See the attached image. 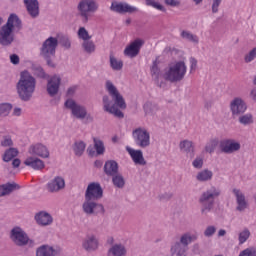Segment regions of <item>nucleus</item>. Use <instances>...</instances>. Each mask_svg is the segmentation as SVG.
<instances>
[{
    "mask_svg": "<svg viewBox=\"0 0 256 256\" xmlns=\"http://www.w3.org/2000/svg\"><path fill=\"white\" fill-rule=\"evenodd\" d=\"M82 247L85 251H88V253L97 251V249H99V240L97 239V236L88 235L82 242Z\"/></svg>",
    "mask_w": 256,
    "mask_h": 256,
    "instance_id": "obj_21",
    "label": "nucleus"
},
{
    "mask_svg": "<svg viewBox=\"0 0 256 256\" xmlns=\"http://www.w3.org/2000/svg\"><path fill=\"white\" fill-rule=\"evenodd\" d=\"M37 89V79L29 71L20 73V78L16 83V93L21 101H31Z\"/></svg>",
    "mask_w": 256,
    "mask_h": 256,
    "instance_id": "obj_2",
    "label": "nucleus"
},
{
    "mask_svg": "<svg viewBox=\"0 0 256 256\" xmlns=\"http://www.w3.org/2000/svg\"><path fill=\"white\" fill-rule=\"evenodd\" d=\"M197 69V59L190 58V71H195Z\"/></svg>",
    "mask_w": 256,
    "mask_h": 256,
    "instance_id": "obj_62",
    "label": "nucleus"
},
{
    "mask_svg": "<svg viewBox=\"0 0 256 256\" xmlns=\"http://www.w3.org/2000/svg\"><path fill=\"white\" fill-rule=\"evenodd\" d=\"M239 256H256V251L253 248H246L240 252Z\"/></svg>",
    "mask_w": 256,
    "mask_h": 256,
    "instance_id": "obj_55",
    "label": "nucleus"
},
{
    "mask_svg": "<svg viewBox=\"0 0 256 256\" xmlns=\"http://www.w3.org/2000/svg\"><path fill=\"white\" fill-rule=\"evenodd\" d=\"M213 179V171L209 169H203L196 174V180L199 183H207Z\"/></svg>",
    "mask_w": 256,
    "mask_h": 256,
    "instance_id": "obj_32",
    "label": "nucleus"
},
{
    "mask_svg": "<svg viewBox=\"0 0 256 256\" xmlns=\"http://www.w3.org/2000/svg\"><path fill=\"white\" fill-rule=\"evenodd\" d=\"M36 256H53V248L49 246H42L38 248Z\"/></svg>",
    "mask_w": 256,
    "mask_h": 256,
    "instance_id": "obj_46",
    "label": "nucleus"
},
{
    "mask_svg": "<svg viewBox=\"0 0 256 256\" xmlns=\"http://www.w3.org/2000/svg\"><path fill=\"white\" fill-rule=\"evenodd\" d=\"M126 151L129 153L135 165H147V161L145 160V157H143V151L135 150L131 147H126Z\"/></svg>",
    "mask_w": 256,
    "mask_h": 256,
    "instance_id": "obj_24",
    "label": "nucleus"
},
{
    "mask_svg": "<svg viewBox=\"0 0 256 256\" xmlns=\"http://www.w3.org/2000/svg\"><path fill=\"white\" fill-rule=\"evenodd\" d=\"M230 111L233 119H237L247 111V103L242 98L236 97L230 102Z\"/></svg>",
    "mask_w": 256,
    "mask_h": 256,
    "instance_id": "obj_13",
    "label": "nucleus"
},
{
    "mask_svg": "<svg viewBox=\"0 0 256 256\" xmlns=\"http://www.w3.org/2000/svg\"><path fill=\"white\" fill-rule=\"evenodd\" d=\"M256 57V47L253 48L246 56H245V63H251Z\"/></svg>",
    "mask_w": 256,
    "mask_h": 256,
    "instance_id": "obj_53",
    "label": "nucleus"
},
{
    "mask_svg": "<svg viewBox=\"0 0 256 256\" xmlns=\"http://www.w3.org/2000/svg\"><path fill=\"white\" fill-rule=\"evenodd\" d=\"M105 89L110 97L108 95L102 97L103 110L106 113H110V115H114V117H117L118 119H123L125 114H123L120 109H127L125 98L119 93V90H117V87L114 86L111 80L106 81Z\"/></svg>",
    "mask_w": 256,
    "mask_h": 256,
    "instance_id": "obj_1",
    "label": "nucleus"
},
{
    "mask_svg": "<svg viewBox=\"0 0 256 256\" xmlns=\"http://www.w3.org/2000/svg\"><path fill=\"white\" fill-rule=\"evenodd\" d=\"M16 183H8L0 186V197H5V195H9L12 191L17 189Z\"/></svg>",
    "mask_w": 256,
    "mask_h": 256,
    "instance_id": "obj_39",
    "label": "nucleus"
},
{
    "mask_svg": "<svg viewBox=\"0 0 256 256\" xmlns=\"http://www.w3.org/2000/svg\"><path fill=\"white\" fill-rule=\"evenodd\" d=\"M24 165H26V167L34 169V171H42V169H45V162L41 160V158L33 155L28 156L24 160Z\"/></svg>",
    "mask_w": 256,
    "mask_h": 256,
    "instance_id": "obj_20",
    "label": "nucleus"
},
{
    "mask_svg": "<svg viewBox=\"0 0 256 256\" xmlns=\"http://www.w3.org/2000/svg\"><path fill=\"white\" fill-rule=\"evenodd\" d=\"M250 237H251V231H249L247 228H244L242 231L238 233L239 245H243L244 243H247Z\"/></svg>",
    "mask_w": 256,
    "mask_h": 256,
    "instance_id": "obj_42",
    "label": "nucleus"
},
{
    "mask_svg": "<svg viewBox=\"0 0 256 256\" xmlns=\"http://www.w3.org/2000/svg\"><path fill=\"white\" fill-rule=\"evenodd\" d=\"M179 149L182 153H186L190 159L195 157V145H193V141L188 139L180 141Z\"/></svg>",
    "mask_w": 256,
    "mask_h": 256,
    "instance_id": "obj_25",
    "label": "nucleus"
},
{
    "mask_svg": "<svg viewBox=\"0 0 256 256\" xmlns=\"http://www.w3.org/2000/svg\"><path fill=\"white\" fill-rule=\"evenodd\" d=\"M35 221L38 225H41L42 227H47L51 225V223H53V217L48 212L41 211L35 215Z\"/></svg>",
    "mask_w": 256,
    "mask_h": 256,
    "instance_id": "obj_26",
    "label": "nucleus"
},
{
    "mask_svg": "<svg viewBox=\"0 0 256 256\" xmlns=\"http://www.w3.org/2000/svg\"><path fill=\"white\" fill-rule=\"evenodd\" d=\"M192 167H194V169H203V158L196 157L192 162Z\"/></svg>",
    "mask_w": 256,
    "mask_h": 256,
    "instance_id": "obj_52",
    "label": "nucleus"
},
{
    "mask_svg": "<svg viewBox=\"0 0 256 256\" xmlns=\"http://www.w3.org/2000/svg\"><path fill=\"white\" fill-rule=\"evenodd\" d=\"M84 199H92L95 201L103 199V188L101 187V184L98 182H91L88 184L84 194Z\"/></svg>",
    "mask_w": 256,
    "mask_h": 256,
    "instance_id": "obj_11",
    "label": "nucleus"
},
{
    "mask_svg": "<svg viewBox=\"0 0 256 256\" xmlns=\"http://www.w3.org/2000/svg\"><path fill=\"white\" fill-rule=\"evenodd\" d=\"M197 239H199V235L186 232L181 235L180 241L178 243H181L186 249H188L189 245H191V243H195Z\"/></svg>",
    "mask_w": 256,
    "mask_h": 256,
    "instance_id": "obj_29",
    "label": "nucleus"
},
{
    "mask_svg": "<svg viewBox=\"0 0 256 256\" xmlns=\"http://www.w3.org/2000/svg\"><path fill=\"white\" fill-rule=\"evenodd\" d=\"M57 45H59V40H57V38L55 37H49L43 42L40 48L41 57H43L47 61V64L50 67L54 66L53 62H51V58L55 57Z\"/></svg>",
    "mask_w": 256,
    "mask_h": 256,
    "instance_id": "obj_6",
    "label": "nucleus"
},
{
    "mask_svg": "<svg viewBox=\"0 0 256 256\" xmlns=\"http://www.w3.org/2000/svg\"><path fill=\"white\" fill-rule=\"evenodd\" d=\"M163 1L170 7H179L181 5V2H179V0H163Z\"/></svg>",
    "mask_w": 256,
    "mask_h": 256,
    "instance_id": "obj_59",
    "label": "nucleus"
},
{
    "mask_svg": "<svg viewBox=\"0 0 256 256\" xmlns=\"http://www.w3.org/2000/svg\"><path fill=\"white\" fill-rule=\"evenodd\" d=\"M86 148H87V143L83 142V140L76 141L73 146V151L76 157L83 156Z\"/></svg>",
    "mask_w": 256,
    "mask_h": 256,
    "instance_id": "obj_35",
    "label": "nucleus"
},
{
    "mask_svg": "<svg viewBox=\"0 0 256 256\" xmlns=\"http://www.w3.org/2000/svg\"><path fill=\"white\" fill-rule=\"evenodd\" d=\"M215 233H217V227L213 225L206 227V229L204 230V236L208 238L214 236Z\"/></svg>",
    "mask_w": 256,
    "mask_h": 256,
    "instance_id": "obj_50",
    "label": "nucleus"
},
{
    "mask_svg": "<svg viewBox=\"0 0 256 256\" xmlns=\"http://www.w3.org/2000/svg\"><path fill=\"white\" fill-rule=\"evenodd\" d=\"M77 89H79V86H77V85L70 86L66 91V96L73 97V95H75V93H77Z\"/></svg>",
    "mask_w": 256,
    "mask_h": 256,
    "instance_id": "obj_56",
    "label": "nucleus"
},
{
    "mask_svg": "<svg viewBox=\"0 0 256 256\" xmlns=\"http://www.w3.org/2000/svg\"><path fill=\"white\" fill-rule=\"evenodd\" d=\"M78 39H81L83 42L91 40L93 36L89 35V31L85 27H80L77 31Z\"/></svg>",
    "mask_w": 256,
    "mask_h": 256,
    "instance_id": "obj_45",
    "label": "nucleus"
},
{
    "mask_svg": "<svg viewBox=\"0 0 256 256\" xmlns=\"http://www.w3.org/2000/svg\"><path fill=\"white\" fill-rule=\"evenodd\" d=\"M222 0H212V13L219 12V5H221Z\"/></svg>",
    "mask_w": 256,
    "mask_h": 256,
    "instance_id": "obj_57",
    "label": "nucleus"
},
{
    "mask_svg": "<svg viewBox=\"0 0 256 256\" xmlns=\"http://www.w3.org/2000/svg\"><path fill=\"white\" fill-rule=\"evenodd\" d=\"M19 61H20L19 55L17 54L10 55V63H12V65H19Z\"/></svg>",
    "mask_w": 256,
    "mask_h": 256,
    "instance_id": "obj_60",
    "label": "nucleus"
},
{
    "mask_svg": "<svg viewBox=\"0 0 256 256\" xmlns=\"http://www.w3.org/2000/svg\"><path fill=\"white\" fill-rule=\"evenodd\" d=\"M17 155H19V150L17 148H9L4 152L3 161H5V163H9V161L15 159Z\"/></svg>",
    "mask_w": 256,
    "mask_h": 256,
    "instance_id": "obj_40",
    "label": "nucleus"
},
{
    "mask_svg": "<svg viewBox=\"0 0 256 256\" xmlns=\"http://www.w3.org/2000/svg\"><path fill=\"white\" fill-rule=\"evenodd\" d=\"M220 151L226 155H233L241 151V142L233 138H226L220 141Z\"/></svg>",
    "mask_w": 256,
    "mask_h": 256,
    "instance_id": "obj_10",
    "label": "nucleus"
},
{
    "mask_svg": "<svg viewBox=\"0 0 256 256\" xmlns=\"http://www.w3.org/2000/svg\"><path fill=\"white\" fill-rule=\"evenodd\" d=\"M232 192L236 197V203H237L236 211L243 213V211L247 209V200L245 199V194H243V192H241V190L237 188H234Z\"/></svg>",
    "mask_w": 256,
    "mask_h": 256,
    "instance_id": "obj_23",
    "label": "nucleus"
},
{
    "mask_svg": "<svg viewBox=\"0 0 256 256\" xmlns=\"http://www.w3.org/2000/svg\"><path fill=\"white\" fill-rule=\"evenodd\" d=\"M45 189L48 193H59L65 189V178L62 176H55L50 179L46 185Z\"/></svg>",
    "mask_w": 256,
    "mask_h": 256,
    "instance_id": "obj_14",
    "label": "nucleus"
},
{
    "mask_svg": "<svg viewBox=\"0 0 256 256\" xmlns=\"http://www.w3.org/2000/svg\"><path fill=\"white\" fill-rule=\"evenodd\" d=\"M104 173L108 177H113L119 173V164L115 160H108L104 164Z\"/></svg>",
    "mask_w": 256,
    "mask_h": 256,
    "instance_id": "obj_28",
    "label": "nucleus"
},
{
    "mask_svg": "<svg viewBox=\"0 0 256 256\" xmlns=\"http://www.w3.org/2000/svg\"><path fill=\"white\" fill-rule=\"evenodd\" d=\"M1 147H13V139L11 136H4L1 141Z\"/></svg>",
    "mask_w": 256,
    "mask_h": 256,
    "instance_id": "obj_51",
    "label": "nucleus"
},
{
    "mask_svg": "<svg viewBox=\"0 0 256 256\" xmlns=\"http://www.w3.org/2000/svg\"><path fill=\"white\" fill-rule=\"evenodd\" d=\"M250 97L253 99V101H256V88L251 90Z\"/></svg>",
    "mask_w": 256,
    "mask_h": 256,
    "instance_id": "obj_64",
    "label": "nucleus"
},
{
    "mask_svg": "<svg viewBox=\"0 0 256 256\" xmlns=\"http://www.w3.org/2000/svg\"><path fill=\"white\" fill-rule=\"evenodd\" d=\"M10 239L20 247L29 243V236L21 229V227H14L10 232Z\"/></svg>",
    "mask_w": 256,
    "mask_h": 256,
    "instance_id": "obj_16",
    "label": "nucleus"
},
{
    "mask_svg": "<svg viewBox=\"0 0 256 256\" xmlns=\"http://www.w3.org/2000/svg\"><path fill=\"white\" fill-rule=\"evenodd\" d=\"M87 154L89 155V157H95V155H97V151H95V148L90 145L87 148Z\"/></svg>",
    "mask_w": 256,
    "mask_h": 256,
    "instance_id": "obj_61",
    "label": "nucleus"
},
{
    "mask_svg": "<svg viewBox=\"0 0 256 256\" xmlns=\"http://www.w3.org/2000/svg\"><path fill=\"white\" fill-rule=\"evenodd\" d=\"M82 49L84 53H87V55H93L97 49V46L95 45V42L90 39L82 42Z\"/></svg>",
    "mask_w": 256,
    "mask_h": 256,
    "instance_id": "obj_36",
    "label": "nucleus"
},
{
    "mask_svg": "<svg viewBox=\"0 0 256 256\" xmlns=\"http://www.w3.org/2000/svg\"><path fill=\"white\" fill-rule=\"evenodd\" d=\"M112 183L114 187H116L117 189H123V187H125V178L123 177V174L118 172L115 175H113Z\"/></svg>",
    "mask_w": 256,
    "mask_h": 256,
    "instance_id": "obj_38",
    "label": "nucleus"
},
{
    "mask_svg": "<svg viewBox=\"0 0 256 256\" xmlns=\"http://www.w3.org/2000/svg\"><path fill=\"white\" fill-rule=\"evenodd\" d=\"M110 10L114 13H119L123 15V13H136L137 7L129 5L127 2H112L110 6Z\"/></svg>",
    "mask_w": 256,
    "mask_h": 256,
    "instance_id": "obj_17",
    "label": "nucleus"
},
{
    "mask_svg": "<svg viewBox=\"0 0 256 256\" xmlns=\"http://www.w3.org/2000/svg\"><path fill=\"white\" fill-rule=\"evenodd\" d=\"M239 117V123L241 125H251L253 123V115L252 114H245L240 115Z\"/></svg>",
    "mask_w": 256,
    "mask_h": 256,
    "instance_id": "obj_48",
    "label": "nucleus"
},
{
    "mask_svg": "<svg viewBox=\"0 0 256 256\" xmlns=\"http://www.w3.org/2000/svg\"><path fill=\"white\" fill-rule=\"evenodd\" d=\"M127 248L123 244H115L108 250V256H125Z\"/></svg>",
    "mask_w": 256,
    "mask_h": 256,
    "instance_id": "obj_33",
    "label": "nucleus"
},
{
    "mask_svg": "<svg viewBox=\"0 0 256 256\" xmlns=\"http://www.w3.org/2000/svg\"><path fill=\"white\" fill-rule=\"evenodd\" d=\"M172 198H173L172 192H163V193H160L158 196V199L160 201H169V199H172Z\"/></svg>",
    "mask_w": 256,
    "mask_h": 256,
    "instance_id": "obj_54",
    "label": "nucleus"
},
{
    "mask_svg": "<svg viewBox=\"0 0 256 256\" xmlns=\"http://www.w3.org/2000/svg\"><path fill=\"white\" fill-rule=\"evenodd\" d=\"M23 113V110L21 109V108H19V107H15L14 109H13V115L15 116V117H21V114Z\"/></svg>",
    "mask_w": 256,
    "mask_h": 256,
    "instance_id": "obj_63",
    "label": "nucleus"
},
{
    "mask_svg": "<svg viewBox=\"0 0 256 256\" xmlns=\"http://www.w3.org/2000/svg\"><path fill=\"white\" fill-rule=\"evenodd\" d=\"M11 109L13 106L9 103H1L0 104V117H7L9 113H11Z\"/></svg>",
    "mask_w": 256,
    "mask_h": 256,
    "instance_id": "obj_47",
    "label": "nucleus"
},
{
    "mask_svg": "<svg viewBox=\"0 0 256 256\" xmlns=\"http://www.w3.org/2000/svg\"><path fill=\"white\" fill-rule=\"evenodd\" d=\"M151 76L158 85V87H163V82H159V77H161V68H159V60H154L151 66Z\"/></svg>",
    "mask_w": 256,
    "mask_h": 256,
    "instance_id": "obj_30",
    "label": "nucleus"
},
{
    "mask_svg": "<svg viewBox=\"0 0 256 256\" xmlns=\"http://www.w3.org/2000/svg\"><path fill=\"white\" fill-rule=\"evenodd\" d=\"M180 36L184 39V41H188L194 45H199V36L193 34L191 31L183 30L180 33Z\"/></svg>",
    "mask_w": 256,
    "mask_h": 256,
    "instance_id": "obj_34",
    "label": "nucleus"
},
{
    "mask_svg": "<svg viewBox=\"0 0 256 256\" xmlns=\"http://www.w3.org/2000/svg\"><path fill=\"white\" fill-rule=\"evenodd\" d=\"M221 197V188L215 185L208 187L198 198L201 215L207 216L215 207V199Z\"/></svg>",
    "mask_w": 256,
    "mask_h": 256,
    "instance_id": "obj_3",
    "label": "nucleus"
},
{
    "mask_svg": "<svg viewBox=\"0 0 256 256\" xmlns=\"http://www.w3.org/2000/svg\"><path fill=\"white\" fill-rule=\"evenodd\" d=\"M99 11L97 0H80L77 5L78 17L83 23H89V19Z\"/></svg>",
    "mask_w": 256,
    "mask_h": 256,
    "instance_id": "obj_5",
    "label": "nucleus"
},
{
    "mask_svg": "<svg viewBox=\"0 0 256 256\" xmlns=\"http://www.w3.org/2000/svg\"><path fill=\"white\" fill-rule=\"evenodd\" d=\"M4 27L11 29V31L14 33H19L22 28L21 19H19V16H17V14H10L6 24H4Z\"/></svg>",
    "mask_w": 256,
    "mask_h": 256,
    "instance_id": "obj_22",
    "label": "nucleus"
},
{
    "mask_svg": "<svg viewBox=\"0 0 256 256\" xmlns=\"http://www.w3.org/2000/svg\"><path fill=\"white\" fill-rule=\"evenodd\" d=\"M94 149L97 155H103L105 153V144L101 139L93 138Z\"/></svg>",
    "mask_w": 256,
    "mask_h": 256,
    "instance_id": "obj_43",
    "label": "nucleus"
},
{
    "mask_svg": "<svg viewBox=\"0 0 256 256\" xmlns=\"http://www.w3.org/2000/svg\"><path fill=\"white\" fill-rule=\"evenodd\" d=\"M187 249L188 248H186L180 242H175L170 248V253L172 256H186Z\"/></svg>",
    "mask_w": 256,
    "mask_h": 256,
    "instance_id": "obj_31",
    "label": "nucleus"
},
{
    "mask_svg": "<svg viewBox=\"0 0 256 256\" xmlns=\"http://www.w3.org/2000/svg\"><path fill=\"white\" fill-rule=\"evenodd\" d=\"M59 91H61V76L53 75L49 77L46 84V92L49 97L59 96Z\"/></svg>",
    "mask_w": 256,
    "mask_h": 256,
    "instance_id": "obj_12",
    "label": "nucleus"
},
{
    "mask_svg": "<svg viewBox=\"0 0 256 256\" xmlns=\"http://www.w3.org/2000/svg\"><path fill=\"white\" fill-rule=\"evenodd\" d=\"M36 75L40 77L41 79H46L47 78V73H45V70L41 67L36 68Z\"/></svg>",
    "mask_w": 256,
    "mask_h": 256,
    "instance_id": "obj_58",
    "label": "nucleus"
},
{
    "mask_svg": "<svg viewBox=\"0 0 256 256\" xmlns=\"http://www.w3.org/2000/svg\"><path fill=\"white\" fill-rule=\"evenodd\" d=\"M15 32L11 31V28H6V26H2L0 28V45L2 47H9V45L13 44L15 41Z\"/></svg>",
    "mask_w": 256,
    "mask_h": 256,
    "instance_id": "obj_18",
    "label": "nucleus"
},
{
    "mask_svg": "<svg viewBox=\"0 0 256 256\" xmlns=\"http://www.w3.org/2000/svg\"><path fill=\"white\" fill-rule=\"evenodd\" d=\"M146 5L148 7H153L154 9H157L158 11L165 12V7L161 5L159 2H156L155 0H145Z\"/></svg>",
    "mask_w": 256,
    "mask_h": 256,
    "instance_id": "obj_49",
    "label": "nucleus"
},
{
    "mask_svg": "<svg viewBox=\"0 0 256 256\" xmlns=\"http://www.w3.org/2000/svg\"><path fill=\"white\" fill-rule=\"evenodd\" d=\"M132 137L135 145L140 149H147L151 145V133L143 127H138L132 131Z\"/></svg>",
    "mask_w": 256,
    "mask_h": 256,
    "instance_id": "obj_8",
    "label": "nucleus"
},
{
    "mask_svg": "<svg viewBox=\"0 0 256 256\" xmlns=\"http://www.w3.org/2000/svg\"><path fill=\"white\" fill-rule=\"evenodd\" d=\"M99 200H93L90 198H84L82 203V211L85 215H105V206L98 202Z\"/></svg>",
    "mask_w": 256,
    "mask_h": 256,
    "instance_id": "obj_9",
    "label": "nucleus"
},
{
    "mask_svg": "<svg viewBox=\"0 0 256 256\" xmlns=\"http://www.w3.org/2000/svg\"><path fill=\"white\" fill-rule=\"evenodd\" d=\"M217 145H219V139L217 138L210 139L205 145L206 153H213L215 149H217Z\"/></svg>",
    "mask_w": 256,
    "mask_h": 256,
    "instance_id": "obj_44",
    "label": "nucleus"
},
{
    "mask_svg": "<svg viewBox=\"0 0 256 256\" xmlns=\"http://www.w3.org/2000/svg\"><path fill=\"white\" fill-rule=\"evenodd\" d=\"M65 107L71 111V114L73 117H75V119H89L90 121H93V117L87 114V108L77 103V101H75L73 98L67 99L65 101Z\"/></svg>",
    "mask_w": 256,
    "mask_h": 256,
    "instance_id": "obj_7",
    "label": "nucleus"
},
{
    "mask_svg": "<svg viewBox=\"0 0 256 256\" xmlns=\"http://www.w3.org/2000/svg\"><path fill=\"white\" fill-rule=\"evenodd\" d=\"M145 115H156L159 111V105L153 102H146L143 106Z\"/></svg>",
    "mask_w": 256,
    "mask_h": 256,
    "instance_id": "obj_37",
    "label": "nucleus"
},
{
    "mask_svg": "<svg viewBox=\"0 0 256 256\" xmlns=\"http://www.w3.org/2000/svg\"><path fill=\"white\" fill-rule=\"evenodd\" d=\"M110 67L113 71H121L123 69V61L117 59L113 54L110 55Z\"/></svg>",
    "mask_w": 256,
    "mask_h": 256,
    "instance_id": "obj_41",
    "label": "nucleus"
},
{
    "mask_svg": "<svg viewBox=\"0 0 256 256\" xmlns=\"http://www.w3.org/2000/svg\"><path fill=\"white\" fill-rule=\"evenodd\" d=\"M24 5L28 14L33 19L39 17V1L38 0H24Z\"/></svg>",
    "mask_w": 256,
    "mask_h": 256,
    "instance_id": "obj_27",
    "label": "nucleus"
},
{
    "mask_svg": "<svg viewBox=\"0 0 256 256\" xmlns=\"http://www.w3.org/2000/svg\"><path fill=\"white\" fill-rule=\"evenodd\" d=\"M28 154L41 159H49L51 155L49 148L41 143L31 144L28 147Z\"/></svg>",
    "mask_w": 256,
    "mask_h": 256,
    "instance_id": "obj_15",
    "label": "nucleus"
},
{
    "mask_svg": "<svg viewBox=\"0 0 256 256\" xmlns=\"http://www.w3.org/2000/svg\"><path fill=\"white\" fill-rule=\"evenodd\" d=\"M185 75H187V63H185V59H182L170 63L162 77L169 83H181L185 79Z\"/></svg>",
    "mask_w": 256,
    "mask_h": 256,
    "instance_id": "obj_4",
    "label": "nucleus"
},
{
    "mask_svg": "<svg viewBox=\"0 0 256 256\" xmlns=\"http://www.w3.org/2000/svg\"><path fill=\"white\" fill-rule=\"evenodd\" d=\"M144 41L141 39H136L133 42L130 43L129 46H127L124 49V55L126 57H130L133 59L134 57H137L139 55V51H141V47L144 45Z\"/></svg>",
    "mask_w": 256,
    "mask_h": 256,
    "instance_id": "obj_19",
    "label": "nucleus"
}]
</instances>
